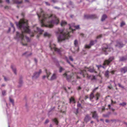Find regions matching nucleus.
Listing matches in <instances>:
<instances>
[{"mask_svg":"<svg viewBox=\"0 0 127 127\" xmlns=\"http://www.w3.org/2000/svg\"><path fill=\"white\" fill-rule=\"evenodd\" d=\"M16 24L17 27L21 29L22 33H20L17 32L15 38L18 41H20L23 45L26 46L27 44L24 43L25 39L27 42L30 41V40L29 37L26 36H24L23 33L24 32L29 33L30 32L28 25V21L24 19H21L19 22H16Z\"/></svg>","mask_w":127,"mask_h":127,"instance_id":"nucleus-1","label":"nucleus"},{"mask_svg":"<svg viewBox=\"0 0 127 127\" xmlns=\"http://www.w3.org/2000/svg\"><path fill=\"white\" fill-rule=\"evenodd\" d=\"M40 10V14L37 15L42 27L52 28L54 24H57L59 23V20L55 15L46 14L42 10Z\"/></svg>","mask_w":127,"mask_h":127,"instance_id":"nucleus-2","label":"nucleus"},{"mask_svg":"<svg viewBox=\"0 0 127 127\" xmlns=\"http://www.w3.org/2000/svg\"><path fill=\"white\" fill-rule=\"evenodd\" d=\"M69 27L70 31H67L66 32L63 30L59 29L58 31L56 32L59 42H61L68 38L70 37L69 34V32H72L75 29H77L80 28L79 25L75 26L74 23H72L71 25H69Z\"/></svg>","mask_w":127,"mask_h":127,"instance_id":"nucleus-3","label":"nucleus"},{"mask_svg":"<svg viewBox=\"0 0 127 127\" xmlns=\"http://www.w3.org/2000/svg\"><path fill=\"white\" fill-rule=\"evenodd\" d=\"M98 87H96L93 90V93H92L90 95V99L91 100H92L93 98H94L96 100H97L99 97L100 96V94L98 93H97L95 96H94L93 94V93H94L96 90L97 89Z\"/></svg>","mask_w":127,"mask_h":127,"instance_id":"nucleus-4","label":"nucleus"},{"mask_svg":"<svg viewBox=\"0 0 127 127\" xmlns=\"http://www.w3.org/2000/svg\"><path fill=\"white\" fill-rule=\"evenodd\" d=\"M86 71H88L90 72H93L94 71V70L93 69H89L88 68H86L85 70H84L83 71H81L79 73L81 74L82 75L83 77H85L86 75L88 77V76L87 73Z\"/></svg>","mask_w":127,"mask_h":127,"instance_id":"nucleus-5","label":"nucleus"},{"mask_svg":"<svg viewBox=\"0 0 127 127\" xmlns=\"http://www.w3.org/2000/svg\"><path fill=\"white\" fill-rule=\"evenodd\" d=\"M50 47L51 50L52 51H54L57 52L59 54H61V49L56 48V45L54 44H53L52 45V44L50 43Z\"/></svg>","mask_w":127,"mask_h":127,"instance_id":"nucleus-6","label":"nucleus"},{"mask_svg":"<svg viewBox=\"0 0 127 127\" xmlns=\"http://www.w3.org/2000/svg\"><path fill=\"white\" fill-rule=\"evenodd\" d=\"M73 74L72 73L71 74L70 72H68L65 73L64 75V76H66L67 80L69 81H71V79L74 77L73 76Z\"/></svg>","mask_w":127,"mask_h":127,"instance_id":"nucleus-7","label":"nucleus"},{"mask_svg":"<svg viewBox=\"0 0 127 127\" xmlns=\"http://www.w3.org/2000/svg\"><path fill=\"white\" fill-rule=\"evenodd\" d=\"M114 58L113 57H110L108 60H105L103 63L104 65H108L114 60Z\"/></svg>","mask_w":127,"mask_h":127,"instance_id":"nucleus-8","label":"nucleus"},{"mask_svg":"<svg viewBox=\"0 0 127 127\" xmlns=\"http://www.w3.org/2000/svg\"><path fill=\"white\" fill-rule=\"evenodd\" d=\"M96 42V40L94 41L92 40L91 41L90 43L89 44H86L85 46V48H89L91 46L94 45V43Z\"/></svg>","mask_w":127,"mask_h":127,"instance_id":"nucleus-9","label":"nucleus"},{"mask_svg":"<svg viewBox=\"0 0 127 127\" xmlns=\"http://www.w3.org/2000/svg\"><path fill=\"white\" fill-rule=\"evenodd\" d=\"M41 73V70L40 69L38 72H35L33 74L32 78L33 79H36L39 76L40 74Z\"/></svg>","mask_w":127,"mask_h":127,"instance_id":"nucleus-10","label":"nucleus"},{"mask_svg":"<svg viewBox=\"0 0 127 127\" xmlns=\"http://www.w3.org/2000/svg\"><path fill=\"white\" fill-rule=\"evenodd\" d=\"M107 47H104L103 48V50L105 52V54L106 55L107 54V53L106 52L107 51H111V50H113V49L112 48H108V47L107 46H106Z\"/></svg>","mask_w":127,"mask_h":127,"instance_id":"nucleus-11","label":"nucleus"},{"mask_svg":"<svg viewBox=\"0 0 127 127\" xmlns=\"http://www.w3.org/2000/svg\"><path fill=\"white\" fill-rule=\"evenodd\" d=\"M84 18L86 19L94 18H95V15H84Z\"/></svg>","mask_w":127,"mask_h":127,"instance_id":"nucleus-12","label":"nucleus"},{"mask_svg":"<svg viewBox=\"0 0 127 127\" xmlns=\"http://www.w3.org/2000/svg\"><path fill=\"white\" fill-rule=\"evenodd\" d=\"M120 71L122 73H125L127 71V67L125 66L121 68L120 69Z\"/></svg>","mask_w":127,"mask_h":127,"instance_id":"nucleus-13","label":"nucleus"},{"mask_svg":"<svg viewBox=\"0 0 127 127\" xmlns=\"http://www.w3.org/2000/svg\"><path fill=\"white\" fill-rule=\"evenodd\" d=\"M32 54V53L28 51H27L24 53L22 54L23 56H24L26 57H29L31 56Z\"/></svg>","mask_w":127,"mask_h":127,"instance_id":"nucleus-14","label":"nucleus"},{"mask_svg":"<svg viewBox=\"0 0 127 127\" xmlns=\"http://www.w3.org/2000/svg\"><path fill=\"white\" fill-rule=\"evenodd\" d=\"M92 117L95 119L98 118V116L96 112L94 111L92 112Z\"/></svg>","mask_w":127,"mask_h":127,"instance_id":"nucleus-15","label":"nucleus"},{"mask_svg":"<svg viewBox=\"0 0 127 127\" xmlns=\"http://www.w3.org/2000/svg\"><path fill=\"white\" fill-rule=\"evenodd\" d=\"M46 71L47 74V75L43 76V79H44L46 77H47V78H48L49 75H50L51 74L50 72L48 71H47V70H46Z\"/></svg>","mask_w":127,"mask_h":127,"instance_id":"nucleus-16","label":"nucleus"},{"mask_svg":"<svg viewBox=\"0 0 127 127\" xmlns=\"http://www.w3.org/2000/svg\"><path fill=\"white\" fill-rule=\"evenodd\" d=\"M124 45L121 42H118L117 43V44L116 45V46L119 48H121L123 47Z\"/></svg>","mask_w":127,"mask_h":127,"instance_id":"nucleus-17","label":"nucleus"},{"mask_svg":"<svg viewBox=\"0 0 127 127\" xmlns=\"http://www.w3.org/2000/svg\"><path fill=\"white\" fill-rule=\"evenodd\" d=\"M90 119V117H89L88 115H87L84 119V121L86 122H87Z\"/></svg>","mask_w":127,"mask_h":127,"instance_id":"nucleus-18","label":"nucleus"},{"mask_svg":"<svg viewBox=\"0 0 127 127\" xmlns=\"http://www.w3.org/2000/svg\"><path fill=\"white\" fill-rule=\"evenodd\" d=\"M57 78V76L55 73H54L51 76L50 80H53L56 79Z\"/></svg>","mask_w":127,"mask_h":127,"instance_id":"nucleus-19","label":"nucleus"},{"mask_svg":"<svg viewBox=\"0 0 127 127\" xmlns=\"http://www.w3.org/2000/svg\"><path fill=\"white\" fill-rule=\"evenodd\" d=\"M12 1L14 3H15L16 4H20L22 3V1H19L18 0H12Z\"/></svg>","mask_w":127,"mask_h":127,"instance_id":"nucleus-20","label":"nucleus"},{"mask_svg":"<svg viewBox=\"0 0 127 127\" xmlns=\"http://www.w3.org/2000/svg\"><path fill=\"white\" fill-rule=\"evenodd\" d=\"M109 72L108 70H106L105 72L104 75L105 77L107 78H108L109 77Z\"/></svg>","mask_w":127,"mask_h":127,"instance_id":"nucleus-21","label":"nucleus"},{"mask_svg":"<svg viewBox=\"0 0 127 127\" xmlns=\"http://www.w3.org/2000/svg\"><path fill=\"white\" fill-rule=\"evenodd\" d=\"M11 68L15 74H16L17 73L16 72V69L15 67L14 66H11Z\"/></svg>","mask_w":127,"mask_h":127,"instance_id":"nucleus-22","label":"nucleus"},{"mask_svg":"<svg viewBox=\"0 0 127 127\" xmlns=\"http://www.w3.org/2000/svg\"><path fill=\"white\" fill-rule=\"evenodd\" d=\"M70 103H75V101L74 99V98L72 97H71L70 99Z\"/></svg>","mask_w":127,"mask_h":127,"instance_id":"nucleus-23","label":"nucleus"},{"mask_svg":"<svg viewBox=\"0 0 127 127\" xmlns=\"http://www.w3.org/2000/svg\"><path fill=\"white\" fill-rule=\"evenodd\" d=\"M67 24V23L64 21H62L61 23V25L62 26H64Z\"/></svg>","mask_w":127,"mask_h":127,"instance_id":"nucleus-24","label":"nucleus"},{"mask_svg":"<svg viewBox=\"0 0 127 127\" xmlns=\"http://www.w3.org/2000/svg\"><path fill=\"white\" fill-rule=\"evenodd\" d=\"M37 31L39 32L40 34H41L42 32L43 31V30L41 29H40L37 27L36 28Z\"/></svg>","mask_w":127,"mask_h":127,"instance_id":"nucleus-25","label":"nucleus"},{"mask_svg":"<svg viewBox=\"0 0 127 127\" xmlns=\"http://www.w3.org/2000/svg\"><path fill=\"white\" fill-rule=\"evenodd\" d=\"M127 59V58L126 57H122L120 58V60L121 61H123Z\"/></svg>","mask_w":127,"mask_h":127,"instance_id":"nucleus-26","label":"nucleus"},{"mask_svg":"<svg viewBox=\"0 0 127 127\" xmlns=\"http://www.w3.org/2000/svg\"><path fill=\"white\" fill-rule=\"evenodd\" d=\"M106 18V16L105 15H103L102 17L101 18V21H104L105 19Z\"/></svg>","mask_w":127,"mask_h":127,"instance_id":"nucleus-27","label":"nucleus"},{"mask_svg":"<svg viewBox=\"0 0 127 127\" xmlns=\"http://www.w3.org/2000/svg\"><path fill=\"white\" fill-rule=\"evenodd\" d=\"M44 35L45 37H49L50 36V34L47 32H45L44 33Z\"/></svg>","mask_w":127,"mask_h":127,"instance_id":"nucleus-28","label":"nucleus"},{"mask_svg":"<svg viewBox=\"0 0 127 127\" xmlns=\"http://www.w3.org/2000/svg\"><path fill=\"white\" fill-rule=\"evenodd\" d=\"M64 59L68 64H69L70 65L72 66V65L70 63L67 57H65Z\"/></svg>","mask_w":127,"mask_h":127,"instance_id":"nucleus-29","label":"nucleus"},{"mask_svg":"<svg viewBox=\"0 0 127 127\" xmlns=\"http://www.w3.org/2000/svg\"><path fill=\"white\" fill-rule=\"evenodd\" d=\"M23 82L22 81V80H20L19 82V87H20L22 85V84Z\"/></svg>","mask_w":127,"mask_h":127,"instance_id":"nucleus-30","label":"nucleus"},{"mask_svg":"<svg viewBox=\"0 0 127 127\" xmlns=\"http://www.w3.org/2000/svg\"><path fill=\"white\" fill-rule=\"evenodd\" d=\"M74 44L75 46H77L78 45V41L77 40H76L74 41Z\"/></svg>","mask_w":127,"mask_h":127,"instance_id":"nucleus-31","label":"nucleus"},{"mask_svg":"<svg viewBox=\"0 0 127 127\" xmlns=\"http://www.w3.org/2000/svg\"><path fill=\"white\" fill-rule=\"evenodd\" d=\"M126 103L125 102H123L122 103H120L119 104V105L121 106H124L125 105H126Z\"/></svg>","mask_w":127,"mask_h":127,"instance_id":"nucleus-32","label":"nucleus"},{"mask_svg":"<svg viewBox=\"0 0 127 127\" xmlns=\"http://www.w3.org/2000/svg\"><path fill=\"white\" fill-rule=\"evenodd\" d=\"M2 95H6V91H5V90L2 91Z\"/></svg>","mask_w":127,"mask_h":127,"instance_id":"nucleus-33","label":"nucleus"},{"mask_svg":"<svg viewBox=\"0 0 127 127\" xmlns=\"http://www.w3.org/2000/svg\"><path fill=\"white\" fill-rule=\"evenodd\" d=\"M10 24L11 26L13 28V29L14 30L13 32H14L15 31V28L13 26V24L11 23H10Z\"/></svg>","mask_w":127,"mask_h":127,"instance_id":"nucleus-34","label":"nucleus"},{"mask_svg":"<svg viewBox=\"0 0 127 127\" xmlns=\"http://www.w3.org/2000/svg\"><path fill=\"white\" fill-rule=\"evenodd\" d=\"M53 121L56 124H58V122L57 120V119L55 118L53 120Z\"/></svg>","mask_w":127,"mask_h":127,"instance_id":"nucleus-35","label":"nucleus"},{"mask_svg":"<svg viewBox=\"0 0 127 127\" xmlns=\"http://www.w3.org/2000/svg\"><path fill=\"white\" fill-rule=\"evenodd\" d=\"M64 69L62 68V67H60V72H61L63 70H64Z\"/></svg>","mask_w":127,"mask_h":127,"instance_id":"nucleus-36","label":"nucleus"},{"mask_svg":"<svg viewBox=\"0 0 127 127\" xmlns=\"http://www.w3.org/2000/svg\"><path fill=\"white\" fill-rule=\"evenodd\" d=\"M51 1L54 3H56L58 2V0H51Z\"/></svg>","mask_w":127,"mask_h":127,"instance_id":"nucleus-37","label":"nucleus"},{"mask_svg":"<svg viewBox=\"0 0 127 127\" xmlns=\"http://www.w3.org/2000/svg\"><path fill=\"white\" fill-rule=\"evenodd\" d=\"M118 85L119 87H121L123 88H124V87L122 85H121V84L119 83L118 84Z\"/></svg>","mask_w":127,"mask_h":127,"instance_id":"nucleus-38","label":"nucleus"},{"mask_svg":"<svg viewBox=\"0 0 127 127\" xmlns=\"http://www.w3.org/2000/svg\"><path fill=\"white\" fill-rule=\"evenodd\" d=\"M125 24V23L124 22H122L120 26L121 27L123 26Z\"/></svg>","mask_w":127,"mask_h":127,"instance_id":"nucleus-39","label":"nucleus"},{"mask_svg":"<svg viewBox=\"0 0 127 127\" xmlns=\"http://www.w3.org/2000/svg\"><path fill=\"white\" fill-rule=\"evenodd\" d=\"M97 67H98V68H99V67H102L103 68H104L105 67L104 66H102L101 65H97Z\"/></svg>","mask_w":127,"mask_h":127,"instance_id":"nucleus-40","label":"nucleus"},{"mask_svg":"<svg viewBox=\"0 0 127 127\" xmlns=\"http://www.w3.org/2000/svg\"><path fill=\"white\" fill-rule=\"evenodd\" d=\"M102 35H99L97 36L96 38H99L102 37Z\"/></svg>","mask_w":127,"mask_h":127,"instance_id":"nucleus-41","label":"nucleus"},{"mask_svg":"<svg viewBox=\"0 0 127 127\" xmlns=\"http://www.w3.org/2000/svg\"><path fill=\"white\" fill-rule=\"evenodd\" d=\"M69 59L71 60V61H73V59L72 58V57L71 56H69Z\"/></svg>","mask_w":127,"mask_h":127,"instance_id":"nucleus-42","label":"nucleus"},{"mask_svg":"<svg viewBox=\"0 0 127 127\" xmlns=\"http://www.w3.org/2000/svg\"><path fill=\"white\" fill-rule=\"evenodd\" d=\"M115 71L114 70H112L110 72L112 74H114Z\"/></svg>","mask_w":127,"mask_h":127,"instance_id":"nucleus-43","label":"nucleus"},{"mask_svg":"<svg viewBox=\"0 0 127 127\" xmlns=\"http://www.w3.org/2000/svg\"><path fill=\"white\" fill-rule=\"evenodd\" d=\"M10 102L12 103L13 104L14 102H13V99L10 98Z\"/></svg>","mask_w":127,"mask_h":127,"instance_id":"nucleus-44","label":"nucleus"},{"mask_svg":"<svg viewBox=\"0 0 127 127\" xmlns=\"http://www.w3.org/2000/svg\"><path fill=\"white\" fill-rule=\"evenodd\" d=\"M4 80L5 81H7L8 80V79L7 78H6V77H4Z\"/></svg>","mask_w":127,"mask_h":127,"instance_id":"nucleus-45","label":"nucleus"},{"mask_svg":"<svg viewBox=\"0 0 127 127\" xmlns=\"http://www.w3.org/2000/svg\"><path fill=\"white\" fill-rule=\"evenodd\" d=\"M49 120L48 119H47L46 120L45 123L46 124L47 123L49 122Z\"/></svg>","mask_w":127,"mask_h":127,"instance_id":"nucleus-46","label":"nucleus"},{"mask_svg":"<svg viewBox=\"0 0 127 127\" xmlns=\"http://www.w3.org/2000/svg\"><path fill=\"white\" fill-rule=\"evenodd\" d=\"M45 3L46 5H50V4H49V3L48 2H45Z\"/></svg>","mask_w":127,"mask_h":127,"instance_id":"nucleus-47","label":"nucleus"},{"mask_svg":"<svg viewBox=\"0 0 127 127\" xmlns=\"http://www.w3.org/2000/svg\"><path fill=\"white\" fill-rule=\"evenodd\" d=\"M6 1L8 3H10L9 0H6Z\"/></svg>","mask_w":127,"mask_h":127,"instance_id":"nucleus-48","label":"nucleus"},{"mask_svg":"<svg viewBox=\"0 0 127 127\" xmlns=\"http://www.w3.org/2000/svg\"><path fill=\"white\" fill-rule=\"evenodd\" d=\"M111 103L112 104L115 103H116L115 102L113 101L112 100H111Z\"/></svg>","mask_w":127,"mask_h":127,"instance_id":"nucleus-49","label":"nucleus"},{"mask_svg":"<svg viewBox=\"0 0 127 127\" xmlns=\"http://www.w3.org/2000/svg\"><path fill=\"white\" fill-rule=\"evenodd\" d=\"M81 104L80 103H78L77 104V106L78 107H80L81 106Z\"/></svg>","mask_w":127,"mask_h":127,"instance_id":"nucleus-50","label":"nucleus"},{"mask_svg":"<svg viewBox=\"0 0 127 127\" xmlns=\"http://www.w3.org/2000/svg\"><path fill=\"white\" fill-rule=\"evenodd\" d=\"M78 113V109H76V112L75 113L76 114H77Z\"/></svg>","mask_w":127,"mask_h":127,"instance_id":"nucleus-51","label":"nucleus"},{"mask_svg":"<svg viewBox=\"0 0 127 127\" xmlns=\"http://www.w3.org/2000/svg\"><path fill=\"white\" fill-rule=\"evenodd\" d=\"M54 8H55L57 9H60V8H59V7H56V6L54 7Z\"/></svg>","mask_w":127,"mask_h":127,"instance_id":"nucleus-52","label":"nucleus"},{"mask_svg":"<svg viewBox=\"0 0 127 127\" xmlns=\"http://www.w3.org/2000/svg\"><path fill=\"white\" fill-rule=\"evenodd\" d=\"M108 87L110 89H111L112 88V87L111 86H108Z\"/></svg>","mask_w":127,"mask_h":127,"instance_id":"nucleus-53","label":"nucleus"},{"mask_svg":"<svg viewBox=\"0 0 127 127\" xmlns=\"http://www.w3.org/2000/svg\"><path fill=\"white\" fill-rule=\"evenodd\" d=\"M105 110V108L104 107H103L102 108V111H104Z\"/></svg>","mask_w":127,"mask_h":127,"instance_id":"nucleus-54","label":"nucleus"},{"mask_svg":"<svg viewBox=\"0 0 127 127\" xmlns=\"http://www.w3.org/2000/svg\"><path fill=\"white\" fill-rule=\"evenodd\" d=\"M105 122L106 123H108L109 122V121L108 120H105Z\"/></svg>","mask_w":127,"mask_h":127,"instance_id":"nucleus-55","label":"nucleus"},{"mask_svg":"<svg viewBox=\"0 0 127 127\" xmlns=\"http://www.w3.org/2000/svg\"><path fill=\"white\" fill-rule=\"evenodd\" d=\"M8 6H6L5 7V9H7L8 8Z\"/></svg>","mask_w":127,"mask_h":127,"instance_id":"nucleus-56","label":"nucleus"},{"mask_svg":"<svg viewBox=\"0 0 127 127\" xmlns=\"http://www.w3.org/2000/svg\"><path fill=\"white\" fill-rule=\"evenodd\" d=\"M81 89V88L80 87H79L78 88V89L79 90H80Z\"/></svg>","mask_w":127,"mask_h":127,"instance_id":"nucleus-57","label":"nucleus"},{"mask_svg":"<svg viewBox=\"0 0 127 127\" xmlns=\"http://www.w3.org/2000/svg\"><path fill=\"white\" fill-rule=\"evenodd\" d=\"M10 30H11V29H10V28H9V29H8V32H9L10 31Z\"/></svg>","mask_w":127,"mask_h":127,"instance_id":"nucleus-58","label":"nucleus"},{"mask_svg":"<svg viewBox=\"0 0 127 127\" xmlns=\"http://www.w3.org/2000/svg\"><path fill=\"white\" fill-rule=\"evenodd\" d=\"M5 86V85L4 84H2L1 85L2 86Z\"/></svg>","mask_w":127,"mask_h":127,"instance_id":"nucleus-59","label":"nucleus"},{"mask_svg":"<svg viewBox=\"0 0 127 127\" xmlns=\"http://www.w3.org/2000/svg\"><path fill=\"white\" fill-rule=\"evenodd\" d=\"M34 60L35 62H37V60L36 59H35Z\"/></svg>","mask_w":127,"mask_h":127,"instance_id":"nucleus-60","label":"nucleus"},{"mask_svg":"<svg viewBox=\"0 0 127 127\" xmlns=\"http://www.w3.org/2000/svg\"><path fill=\"white\" fill-rule=\"evenodd\" d=\"M96 119V120H97V122H99V120H98V118H97V119Z\"/></svg>","mask_w":127,"mask_h":127,"instance_id":"nucleus-61","label":"nucleus"},{"mask_svg":"<svg viewBox=\"0 0 127 127\" xmlns=\"http://www.w3.org/2000/svg\"><path fill=\"white\" fill-rule=\"evenodd\" d=\"M88 98V97H87V96H85V99H86L87 98Z\"/></svg>","mask_w":127,"mask_h":127,"instance_id":"nucleus-62","label":"nucleus"},{"mask_svg":"<svg viewBox=\"0 0 127 127\" xmlns=\"http://www.w3.org/2000/svg\"><path fill=\"white\" fill-rule=\"evenodd\" d=\"M26 2H28V0H25Z\"/></svg>","mask_w":127,"mask_h":127,"instance_id":"nucleus-63","label":"nucleus"},{"mask_svg":"<svg viewBox=\"0 0 127 127\" xmlns=\"http://www.w3.org/2000/svg\"><path fill=\"white\" fill-rule=\"evenodd\" d=\"M52 126L51 125H50V127H52Z\"/></svg>","mask_w":127,"mask_h":127,"instance_id":"nucleus-64","label":"nucleus"}]
</instances>
